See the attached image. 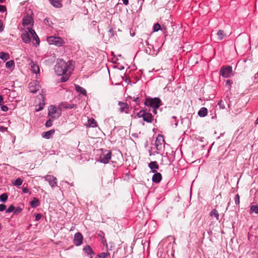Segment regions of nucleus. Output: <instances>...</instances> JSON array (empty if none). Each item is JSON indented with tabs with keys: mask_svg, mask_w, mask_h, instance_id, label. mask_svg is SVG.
Listing matches in <instances>:
<instances>
[{
	"mask_svg": "<svg viewBox=\"0 0 258 258\" xmlns=\"http://www.w3.org/2000/svg\"><path fill=\"white\" fill-rule=\"evenodd\" d=\"M6 8L5 6L0 5V12H4L6 11Z\"/></svg>",
	"mask_w": 258,
	"mask_h": 258,
	"instance_id": "37998d69",
	"label": "nucleus"
},
{
	"mask_svg": "<svg viewBox=\"0 0 258 258\" xmlns=\"http://www.w3.org/2000/svg\"><path fill=\"white\" fill-rule=\"evenodd\" d=\"M230 81L229 80H227L226 82V85H230Z\"/></svg>",
	"mask_w": 258,
	"mask_h": 258,
	"instance_id": "603ef678",
	"label": "nucleus"
},
{
	"mask_svg": "<svg viewBox=\"0 0 258 258\" xmlns=\"http://www.w3.org/2000/svg\"><path fill=\"white\" fill-rule=\"evenodd\" d=\"M208 110L205 107H202L199 110L198 112V114L201 117H205L207 115Z\"/></svg>",
	"mask_w": 258,
	"mask_h": 258,
	"instance_id": "412c9836",
	"label": "nucleus"
},
{
	"mask_svg": "<svg viewBox=\"0 0 258 258\" xmlns=\"http://www.w3.org/2000/svg\"><path fill=\"white\" fill-rule=\"evenodd\" d=\"M41 217H42V216L41 214H37L35 216V221H39L41 219Z\"/></svg>",
	"mask_w": 258,
	"mask_h": 258,
	"instance_id": "79ce46f5",
	"label": "nucleus"
},
{
	"mask_svg": "<svg viewBox=\"0 0 258 258\" xmlns=\"http://www.w3.org/2000/svg\"><path fill=\"white\" fill-rule=\"evenodd\" d=\"M1 109L4 111H7L9 108L7 106L3 105L1 107Z\"/></svg>",
	"mask_w": 258,
	"mask_h": 258,
	"instance_id": "c03bdc74",
	"label": "nucleus"
},
{
	"mask_svg": "<svg viewBox=\"0 0 258 258\" xmlns=\"http://www.w3.org/2000/svg\"><path fill=\"white\" fill-rule=\"evenodd\" d=\"M28 31L30 32L31 37H33V43L34 45H36V46L39 45L40 40L35 31L32 28H28Z\"/></svg>",
	"mask_w": 258,
	"mask_h": 258,
	"instance_id": "6e6552de",
	"label": "nucleus"
},
{
	"mask_svg": "<svg viewBox=\"0 0 258 258\" xmlns=\"http://www.w3.org/2000/svg\"><path fill=\"white\" fill-rule=\"evenodd\" d=\"M22 183H23V180L20 178H18L15 180V181L13 183V184L14 185L19 186V185H21L22 184Z\"/></svg>",
	"mask_w": 258,
	"mask_h": 258,
	"instance_id": "473e14b6",
	"label": "nucleus"
},
{
	"mask_svg": "<svg viewBox=\"0 0 258 258\" xmlns=\"http://www.w3.org/2000/svg\"><path fill=\"white\" fill-rule=\"evenodd\" d=\"M235 202L236 204H239L240 203V197L239 195L237 194L235 197Z\"/></svg>",
	"mask_w": 258,
	"mask_h": 258,
	"instance_id": "4c0bfd02",
	"label": "nucleus"
},
{
	"mask_svg": "<svg viewBox=\"0 0 258 258\" xmlns=\"http://www.w3.org/2000/svg\"><path fill=\"white\" fill-rule=\"evenodd\" d=\"M8 195L4 193L0 196V201L3 202H6L8 199Z\"/></svg>",
	"mask_w": 258,
	"mask_h": 258,
	"instance_id": "72a5a7b5",
	"label": "nucleus"
},
{
	"mask_svg": "<svg viewBox=\"0 0 258 258\" xmlns=\"http://www.w3.org/2000/svg\"><path fill=\"white\" fill-rule=\"evenodd\" d=\"M39 89V85L36 81H33L29 84V91L32 93H36Z\"/></svg>",
	"mask_w": 258,
	"mask_h": 258,
	"instance_id": "9b49d317",
	"label": "nucleus"
},
{
	"mask_svg": "<svg viewBox=\"0 0 258 258\" xmlns=\"http://www.w3.org/2000/svg\"><path fill=\"white\" fill-rule=\"evenodd\" d=\"M232 72V67L229 66H227L221 68L220 71V75L224 78H229L231 77Z\"/></svg>",
	"mask_w": 258,
	"mask_h": 258,
	"instance_id": "39448f33",
	"label": "nucleus"
},
{
	"mask_svg": "<svg viewBox=\"0 0 258 258\" xmlns=\"http://www.w3.org/2000/svg\"><path fill=\"white\" fill-rule=\"evenodd\" d=\"M6 67L7 68L11 70H13L15 67V63L13 60H10L6 62Z\"/></svg>",
	"mask_w": 258,
	"mask_h": 258,
	"instance_id": "5701e85b",
	"label": "nucleus"
},
{
	"mask_svg": "<svg viewBox=\"0 0 258 258\" xmlns=\"http://www.w3.org/2000/svg\"><path fill=\"white\" fill-rule=\"evenodd\" d=\"M3 103H4V100H3V96L2 95H0V105H2Z\"/></svg>",
	"mask_w": 258,
	"mask_h": 258,
	"instance_id": "49530a36",
	"label": "nucleus"
},
{
	"mask_svg": "<svg viewBox=\"0 0 258 258\" xmlns=\"http://www.w3.org/2000/svg\"><path fill=\"white\" fill-rule=\"evenodd\" d=\"M222 101H220L219 103H218V104L220 106V107H221V104H222Z\"/></svg>",
	"mask_w": 258,
	"mask_h": 258,
	"instance_id": "5fc2aeb1",
	"label": "nucleus"
},
{
	"mask_svg": "<svg viewBox=\"0 0 258 258\" xmlns=\"http://www.w3.org/2000/svg\"><path fill=\"white\" fill-rule=\"evenodd\" d=\"M52 121L50 119H49V120H48L46 123H45V126L46 127H50L51 126H52Z\"/></svg>",
	"mask_w": 258,
	"mask_h": 258,
	"instance_id": "58836bf2",
	"label": "nucleus"
},
{
	"mask_svg": "<svg viewBox=\"0 0 258 258\" xmlns=\"http://www.w3.org/2000/svg\"><path fill=\"white\" fill-rule=\"evenodd\" d=\"M31 67L32 71L33 72L36 74L39 72V67L37 65L34 64L33 62H32Z\"/></svg>",
	"mask_w": 258,
	"mask_h": 258,
	"instance_id": "cd10ccee",
	"label": "nucleus"
},
{
	"mask_svg": "<svg viewBox=\"0 0 258 258\" xmlns=\"http://www.w3.org/2000/svg\"><path fill=\"white\" fill-rule=\"evenodd\" d=\"M137 116L139 117H142L145 121L148 123H151L153 120V116L151 113L146 112L144 110H141L138 114Z\"/></svg>",
	"mask_w": 258,
	"mask_h": 258,
	"instance_id": "20e7f679",
	"label": "nucleus"
},
{
	"mask_svg": "<svg viewBox=\"0 0 258 258\" xmlns=\"http://www.w3.org/2000/svg\"><path fill=\"white\" fill-rule=\"evenodd\" d=\"M60 113L57 112V108L54 106H50L48 108V115L52 118H55L59 116Z\"/></svg>",
	"mask_w": 258,
	"mask_h": 258,
	"instance_id": "1a4fd4ad",
	"label": "nucleus"
},
{
	"mask_svg": "<svg viewBox=\"0 0 258 258\" xmlns=\"http://www.w3.org/2000/svg\"><path fill=\"white\" fill-rule=\"evenodd\" d=\"M83 237L80 232L76 233L74 235V243L76 246H80L83 241Z\"/></svg>",
	"mask_w": 258,
	"mask_h": 258,
	"instance_id": "f8f14e48",
	"label": "nucleus"
},
{
	"mask_svg": "<svg viewBox=\"0 0 258 258\" xmlns=\"http://www.w3.org/2000/svg\"><path fill=\"white\" fill-rule=\"evenodd\" d=\"M149 167L152 170V172L155 173L157 171L155 169H159V165L156 161H152L149 164Z\"/></svg>",
	"mask_w": 258,
	"mask_h": 258,
	"instance_id": "a211bd4d",
	"label": "nucleus"
},
{
	"mask_svg": "<svg viewBox=\"0 0 258 258\" xmlns=\"http://www.w3.org/2000/svg\"><path fill=\"white\" fill-rule=\"evenodd\" d=\"M111 152L110 151H107L106 154H102L100 157V162L105 164L108 163L111 158Z\"/></svg>",
	"mask_w": 258,
	"mask_h": 258,
	"instance_id": "ddd939ff",
	"label": "nucleus"
},
{
	"mask_svg": "<svg viewBox=\"0 0 258 258\" xmlns=\"http://www.w3.org/2000/svg\"><path fill=\"white\" fill-rule=\"evenodd\" d=\"M23 25L24 26H33V21L32 17L28 15L24 17L23 19Z\"/></svg>",
	"mask_w": 258,
	"mask_h": 258,
	"instance_id": "4468645a",
	"label": "nucleus"
},
{
	"mask_svg": "<svg viewBox=\"0 0 258 258\" xmlns=\"http://www.w3.org/2000/svg\"><path fill=\"white\" fill-rule=\"evenodd\" d=\"M47 41L50 44H54L58 47L62 46L65 43L61 38L54 36L48 37Z\"/></svg>",
	"mask_w": 258,
	"mask_h": 258,
	"instance_id": "7ed1b4c3",
	"label": "nucleus"
},
{
	"mask_svg": "<svg viewBox=\"0 0 258 258\" xmlns=\"http://www.w3.org/2000/svg\"><path fill=\"white\" fill-rule=\"evenodd\" d=\"M31 28L30 27H27V30H25L24 33L21 35L22 40L26 43H28L31 42V35L28 31V28Z\"/></svg>",
	"mask_w": 258,
	"mask_h": 258,
	"instance_id": "9d476101",
	"label": "nucleus"
},
{
	"mask_svg": "<svg viewBox=\"0 0 258 258\" xmlns=\"http://www.w3.org/2000/svg\"><path fill=\"white\" fill-rule=\"evenodd\" d=\"M5 0H0V3H3Z\"/></svg>",
	"mask_w": 258,
	"mask_h": 258,
	"instance_id": "4d7b16f0",
	"label": "nucleus"
},
{
	"mask_svg": "<svg viewBox=\"0 0 258 258\" xmlns=\"http://www.w3.org/2000/svg\"><path fill=\"white\" fill-rule=\"evenodd\" d=\"M22 210V208L19 207H17L16 209L15 208V210H14V214L18 215L19 213L21 212Z\"/></svg>",
	"mask_w": 258,
	"mask_h": 258,
	"instance_id": "e433bc0d",
	"label": "nucleus"
},
{
	"mask_svg": "<svg viewBox=\"0 0 258 258\" xmlns=\"http://www.w3.org/2000/svg\"><path fill=\"white\" fill-rule=\"evenodd\" d=\"M54 133V130H51L44 133L43 137L47 139H50L52 134Z\"/></svg>",
	"mask_w": 258,
	"mask_h": 258,
	"instance_id": "bb28decb",
	"label": "nucleus"
},
{
	"mask_svg": "<svg viewBox=\"0 0 258 258\" xmlns=\"http://www.w3.org/2000/svg\"><path fill=\"white\" fill-rule=\"evenodd\" d=\"M84 250L86 253H87L88 254L93 253V250H92L91 247L90 246H89V245H87V246H85L84 248Z\"/></svg>",
	"mask_w": 258,
	"mask_h": 258,
	"instance_id": "2f4dec72",
	"label": "nucleus"
},
{
	"mask_svg": "<svg viewBox=\"0 0 258 258\" xmlns=\"http://www.w3.org/2000/svg\"><path fill=\"white\" fill-rule=\"evenodd\" d=\"M75 88H76V90L77 92L81 93V94H83L84 95H86L87 92L84 88L80 86L79 85H76Z\"/></svg>",
	"mask_w": 258,
	"mask_h": 258,
	"instance_id": "b1692460",
	"label": "nucleus"
},
{
	"mask_svg": "<svg viewBox=\"0 0 258 258\" xmlns=\"http://www.w3.org/2000/svg\"><path fill=\"white\" fill-rule=\"evenodd\" d=\"M4 30V27H3V23H0V32H2Z\"/></svg>",
	"mask_w": 258,
	"mask_h": 258,
	"instance_id": "de8ad7c7",
	"label": "nucleus"
},
{
	"mask_svg": "<svg viewBox=\"0 0 258 258\" xmlns=\"http://www.w3.org/2000/svg\"><path fill=\"white\" fill-rule=\"evenodd\" d=\"M123 3L125 5H127L128 4V0H122Z\"/></svg>",
	"mask_w": 258,
	"mask_h": 258,
	"instance_id": "09e8293b",
	"label": "nucleus"
},
{
	"mask_svg": "<svg viewBox=\"0 0 258 258\" xmlns=\"http://www.w3.org/2000/svg\"><path fill=\"white\" fill-rule=\"evenodd\" d=\"M6 206L4 204H1L0 205V211L2 212L4 210H6Z\"/></svg>",
	"mask_w": 258,
	"mask_h": 258,
	"instance_id": "a19ab883",
	"label": "nucleus"
},
{
	"mask_svg": "<svg viewBox=\"0 0 258 258\" xmlns=\"http://www.w3.org/2000/svg\"><path fill=\"white\" fill-rule=\"evenodd\" d=\"M164 142V140L163 136L161 135H158L155 141V145L156 147L158 148V147L161 146Z\"/></svg>",
	"mask_w": 258,
	"mask_h": 258,
	"instance_id": "dca6fc26",
	"label": "nucleus"
},
{
	"mask_svg": "<svg viewBox=\"0 0 258 258\" xmlns=\"http://www.w3.org/2000/svg\"><path fill=\"white\" fill-rule=\"evenodd\" d=\"M226 36L224 31L222 30H219L217 33H216V40H221L224 37Z\"/></svg>",
	"mask_w": 258,
	"mask_h": 258,
	"instance_id": "f3484780",
	"label": "nucleus"
},
{
	"mask_svg": "<svg viewBox=\"0 0 258 258\" xmlns=\"http://www.w3.org/2000/svg\"><path fill=\"white\" fill-rule=\"evenodd\" d=\"M23 191L24 193H28L29 192V189L27 188V187H23Z\"/></svg>",
	"mask_w": 258,
	"mask_h": 258,
	"instance_id": "a18cd8bd",
	"label": "nucleus"
},
{
	"mask_svg": "<svg viewBox=\"0 0 258 258\" xmlns=\"http://www.w3.org/2000/svg\"><path fill=\"white\" fill-rule=\"evenodd\" d=\"M97 125V123L94 118H92L88 119V123L86 124L87 127H96Z\"/></svg>",
	"mask_w": 258,
	"mask_h": 258,
	"instance_id": "6ab92c4d",
	"label": "nucleus"
},
{
	"mask_svg": "<svg viewBox=\"0 0 258 258\" xmlns=\"http://www.w3.org/2000/svg\"><path fill=\"white\" fill-rule=\"evenodd\" d=\"M62 106H63V107H64L65 108H73L74 107H76V105H75V104H62Z\"/></svg>",
	"mask_w": 258,
	"mask_h": 258,
	"instance_id": "f704fd0d",
	"label": "nucleus"
},
{
	"mask_svg": "<svg viewBox=\"0 0 258 258\" xmlns=\"http://www.w3.org/2000/svg\"><path fill=\"white\" fill-rule=\"evenodd\" d=\"M249 212L250 213H255V214H258V206H251L250 208Z\"/></svg>",
	"mask_w": 258,
	"mask_h": 258,
	"instance_id": "7c9ffc66",
	"label": "nucleus"
},
{
	"mask_svg": "<svg viewBox=\"0 0 258 258\" xmlns=\"http://www.w3.org/2000/svg\"><path fill=\"white\" fill-rule=\"evenodd\" d=\"M154 109L153 110V112L154 113V114H156L157 111V108H153Z\"/></svg>",
	"mask_w": 258,
	"mask_h": 258,
	"instance_id": "3c124183",
	"label": "nucleus"
},
{
	"mask_svg": "<svg viewBox=\"0 0 258 258\" xmlns=\"http://www.w3.org/2000/svg\"><path fill=\"white\" fill-rule=\"evenodd\" d=\"M224 107H224V105L223 104V105H222V104H221V108H224Z\"/></svg>",
	"mask_w": 258,
	"mask_h": 258,
	"instance_id": "6e6d98bb",
	"label": "nucleus"
},
{
	"mask_svg": "<svg viewBox=\"0 0 258 258\" xmlns=\"http://www.w3.org/2000/svg\"><path fill=\"white\" fill-rule=\"evenodd\" d=\"M162 179V175L160 173L155 172L152 176V181L154 183H159Z\"/></svg>",
	"mask_w": 258,
	"mask_h": 258,
	"instance_id": "2eb2a0df",
	"label": "nucleus"
},
{
	"mask_svg": "<svg viewBox=\"0 0 258 258\" xmlns=\"http://www.w3.org/2000/svg\"><path fill=\"white\" fill-rule=\"evenodd\" d=\"M39 200L37 198H34L33 200L30 202V205L32 208H36L39 205Z\"/></svg>",
	"mask_w": 258,
	"mask_h": 258,
	"instance_id": "393cba45",
	"label": "nucleus"
},
{
	"mask_svg": "<svg viewBox=\"0 0 258 258\" xmlns=\"http://www.w3.org/2000/svg\"><path fill=\"white\" fill-rule=\"evenodd\" d=\"M0 58L4 60H7L10 58V55L8 53L1 52H0Z\"/></svg>",
	"mask_w": 258,
	"mask_h": 258,
	"instance_id": "a878e982",
	"label": "nucleus"
},
{
	"mask_svg": "<svg viewBox=\"0 0 258 258\" xmlns=\"http://www.w3.org/2000/svg\"><path fill=\"white\" fill-rule=\"evenodd\" d=\"M210 215L211 217H214L216 220H218L219 219V214L218 211L214 209L211 211L210 213Z\"/></svg>",
	"mask_w": 258,
	"mask_h": 258,
	"instance_id": "4be33fe9",
	"label": "nucleus"
},
{
	"mask_svg": "<svg viewBox=\"0 0 258 258\" xmlns=\"http://www.w3.org/2000/svg\"><path fill=\"white\" fill-rule=\"evenodd\" d=\"M118 109L120 112L128 113L130 110L128 105L126 102L119 101L118 103Z\"/></svg>",
	"mask_w": 258,
	"mask_h": 258,
	"instance_id": "423d86ee",
	"label": "nucleus"
},
{
	"mask_svg": "<svg viewBox=\"0 0 258 258\" xmlns=\"http://www.w3.org/2000/svg\"><path fill=\"white\" fill-rule=\"evenodd\" d=\"M54 70L56 75H64L61 78V81L66 82L69 79L73 67L70 61L66 62L62 59H59L55 66Z\"/></svg>",
	"mask_w": 258,
	"mask_h": 258,
	"instance_id": "f257e3e1",
	"label": "nucleus"
},
{
	"mask_svg": "<svg viewBox=\"0 0 258 258\" xmlns=\"http://www.w3.org/2000/svg\"><path fill=\"white\" fill-rule=\"evenodd\" d=\"M40 98L42 99L43 100V101H44V97L43 96V95L41 94L40 96Z\"/></svg>",
	"mask_w": 258,
	"mask_h": 258,
	"instance_id": "864d4df0",
	"label": "nucleus"
},
{
	"mask_svg": "<svg viewBox=\"0 0 258 258\" xmlns=\"http://www.w3.org/2000/svg\"><path fill=\"white\" fill-rule=\"evenodd\" d=\"M51 4L54 7L59 8L62 7L61 0H49Z\"/></svg>",
	"mask_w": 258,
	"mask_h": 258,
	"instance_id": "aec40b11",
	"label": "nucleus"
},
{
	"mask_svg": "<svg viewBox=\"0 0 258 258\" xmlns=\"http://www.w3.org/2000/svg\"><path fill=\"white\" fill-rule=\"evenodd\" d=\"M15 207L13 205H11L8 209L6 210V213L14 212Z\"/></svg>",
	"mask_w": 258,
	"mask_h": 258,
	"instance_id": "c9c22d12",
	"label": "nucleus"
},
{
	"mask_svg": "<svg viewBox=\"0 0 258 258\" xmlns=\"http://www.w3.org/2000/svg\"><path fill=\"white\" fill-rule=\"evenodd\" d=\"M96 258H110V253L109 252H101Z\"/></svg>",
	"mask_w": 258,
	"mask_h": 258,
	"instance_id": "c756f323",
	"label": "nucleus"
},
{
	"mask_svg": "<svg viewBox=\"0 0 258 258\" xmlns=\"http://www.w3.org/2000/svg\"><path fill=\"white\" fill-rule=\"evenodd\" d=\"M45 180L48 182L49 185L52 187H54L57 186V179L55 177L47 175L44 177Z\"/></svg>",
	"mask_w": 258,
	"mask_h": 258,
	"instance_id": "0eeeda50",
	"label": "nucleus"
},
{
	"mask_svg": "<svg viewBox=\"0 0 258 258\" xmlns=\"http://www.w3.org/2000/svg\"><path fill=\"white\" fill-rule=\"evenodd\" d=\"M44 105V102H43L42 103H40L39 104V107L38 108H36V111H39L41 110V109H42L43 108Z\"/></svg>",
	"mask_w": 258,
	"mask_h": 258,
	"instance_id": "ea45409f",
	"label": "nucleus"
},
{
	"mask_svg": "<svg viewBox=\"0 0 258 258\" xmlns=\"http://www.w3.org/2000/svg\"><path fill=\"white\" fill-rule=\"evenodd\" d=\"M2 23V20H0V23Z\"/></svg>",
	"mask_w": 258,
	"mask_h": 258,
	"instance_id": "13d9d810",
	"label": "nucleus"
},
{
	"mask_svg": "<svg viewBox=\"0 0 258 258\" xmlns=\"http://www.w3.org/2000/svg\"><path fill=\"white\" fill-rule=\"evenodd\" d=\"M144 104L148 107L158 108L162 105V102L158 97L152 98L148 97L145 99Z\"/></svg>",
	"mask_w": 258,
	"mask_h": 258,
	"instance_id": "f03ea898",
	"label": "nucleus"
},
{
	"mask_svg": "<svg viewBox=\"0 0 258 258\" xmlns=\"http://www.w3.org/2000/svg\"><path fill=\"white\" fill-rule=\"evenodd\" d=\"M255 79L256 80V82L258 81V72L255 75Z\"/></svg>",
	"mask_w": 258,
	"mask_h": 258,
	"instance_id": "8fccbe9b",
	"label": "nucleus"
},
{
	"mask_svg": "<svg viewBox=\"0 0 258 258\" xmlns=\"http://www.w3.org/2000/svg\"><path fill=\"white\" fill-rule=\"evenodd\" d=\"M154 31H158L159 30H165V27L164 26H162V27H161V25L159 23H156L154 25L153 27Z\"/></svg>",
	"mask_w": 258,
	"mask_h": 258,
	"instance_id": "c85d7f7f",
	"label": "nucleus"
}]
</instances>
